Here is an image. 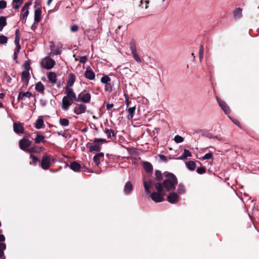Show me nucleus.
<instances>
[{
	"mask_svg": "<svg viewBox=\"0 0 259 259\" xmlns=\"http://www.w3.org/2000/svg\"><path fill=\"white\" fill-rule=\"evenodd\" d=\"M163 175L165 179L162 183H160L162 188L163 189L164 188L167 191L175 190L176 185L178 184V180L176 176L168 171L164 172Z\"/></svg>",
	"mask_w": 259,
	"mask_h": 259,
	"instance_id": "1",
	"label": "nucleus"
},
{
	"mask_svg": "<svg viewBox=\"0 0 259 259\" xmlns=\"http://www.w3.org/2000/svg\"><path fill=\"white\" fill-rule=\"evenodd\" d=\"M65 93L66 94L62 99V108L67 110L74 101L77 102V97L71 88L65 87Z\"/></svg>",
	"mask_w": 259,
	"mask_h": 259,
	"instance_id": "2",
	"label": "nucleus"
},
{
	"mask_svg": "<svg viewBox=\"0 0 259 259\" xmlns=\"http://www.w3.org/2000/svg\"><path fill=\"white\" fill-rule=\"evenodd\" d=\"M149 184L154 185L157 191L152 192L151 194V198L155 202H160L163 201L164 199L163 196L165 195L164 190L162 188V186L160 183H155L149 180Z\"/></svg>",
	"mask_w": 259,
	"mask_h": 259,
	"instance_id": "3",
	"label": "nucleus"
},
{
	"mask_svg": "<svg viewBox=\"0 0 259 259\" xmlns=\"http://www.w3.org/2000/svg\"><path fill=\"white\" fill-rule=\"evenodd\" d=\"M93 142L96 143L95 145H92L90 143L87 144V147L89 148V151L92 152L93 151L99 152L101 149V145L98 143L101 142L102 143H107V141L106 139L101 138H95Z\"/></svg>",
	"mask_w": 259,
	"mask_h": 259,
	"instance_id": "4",
	"label": "nucleus"
},
{
	"mask_svg": "<svg viewBox=\"0 0 259 259\" xmlns=\"http://www.w3.org/2000/svg\"><path fill=\"white\" fill-rule=\"evenodd\" d=\"M91 100V95L86 90L82 91L77 96V102H82L88 103Z\"/></svg>",
	"mask_w": 259,
	"mask_h": 259,
	"instance_id": "5",
	"label": "nucleus"
},
{
	"mask_svg": "<svg viewBox=\"0 0 259 259\" xmlns=\"http://www.w3.org/2000/svg\"><path fill=\"white\" fill-rule=\"evenodd\" d=\"M40 166L43 169L46 170L51 166V156L44 154L42 157Z\"/></svg>",
	"mask_w": 259,
	"mask_h": 259,
	"instance_id": "6",
	"label": "nucleus"
},
{
	"mask_svg": "<svg viewBox=\"0 0 259 259\" xmlns=\"http://www.w3.org/2000/svg\"><path fill=\"white\" fill-rule=\"evenodd\" d=\"M31 4V1L28 2L25 4L24 6L22 9L20 18L21 19L22 18L23 19L22 20V21L23 23H25L26 22V18L29 14L28 8Z\"/></svg>",
	"mask_w": 259,
	"mask_h": 259,
	"instance_id": "7",
	"label": "nucleus"
},
{
	"mask_svg": "<svg viewBox=\"0 0 259 259\" xmlns=\"http://www.w3.org/2000/svg\"><path fill=\"white\" fill-rule=\"evenodd\" d=\"M31 141L24 138L21 139L19 142L20 148L26 152H27L29 147L31 145Z\"/></svg>",
	"mask_w": 259,
	"mask_h": 259,
	"instance_id": "8",
	"label": "nucleus"
},
{
	"mask_svg": "<svg viewBox=\"0 0 259 259\" xmlns=\"http://www.w3.org/2000/svg\"><path fill=\"white\" fill-rule=\"evenodd\" d=\"M35 5L34 6L35 8L36 7L37 5L40 6V5L39 3L37 4V2L36 1ZM41 7H38L34 11V21L36 23H38L41 20Z\"/></svg>",
	"mask_w": 259,
	"mask_h": 259,
	"instance_id": "9",
	"label": "nucleus"
},
{
	"mask_svg": "<svg viewBox=\"0 0 259 259\" xmlns=\"http://www.w3.org/2000/svg\"><path fill=\"white\" fill-rule=\"evenodd\" d=\"M217 101H218L220 106L221 107V108L224 111L225 114H230V113L231 112L230 107L227 105V104L226 103V102L218 97H217Z\"/></svg>",
	"mask_w": 259,
	"mask_h": 259,
	"instance_id": "10",
	"label": "nucleus"
},
{
	"mask_svg": "<svg viewBox=\"0 0 259 259\" xmlns=\"http://www.w3.org/2000/svg\"><path fill=\"white\" fill-rule=\"evenodd\" d=\"M87 106L83 104L77 105L74 108V113L77 115H79L85 112Z\"/></svg>",
	"mask_w": 259,
	"mask_h": 259,
	"instance_id": "11",
	"label": "nucleus"
},
{
	"mask_svg": "<svg viewBox=\"0 0 259 259\" xmlns=\"http://www.w3.org/2000/svg\"><path fill=\"white\" fill-rule=\"evenodd\" d=\"M179 197L175 192L169 193L167 195V201L171 203H176L178 202Z\"/></svg>",
	"mask_w": 259,
	"mask_h": 259,
	"instance_id": "12",
	"label": "nucleus"
},
{
	"mask_svg": "<svg viewBox=\"0 0 259 259\" xmlns=\"http://www.w3.org/2000/svg\"><path fill=\"white\" fill-rule=\"evenodd\" d=\"M13 129L16 134H19L24 133V127L20 122H14Z\"/></svg>",
	"mask_w": 259,
	"mask_h": 259,
	"instance_id": "13",
	"label": "nucleus"
},
{
	"mask_svg": "<svg viewBox=\"0 0 259 259\" xmlns=\"http://www.w3.org/2000/svg\"><path fill=\"white\" fill-rule=\"evenodd\" d=\"M163 174H162L160 170H156L155 171V178L153 180H151L155 183H161V181L163 180Z\"/></svg>",
	"mask_w": 259,
	"mask_h": 259,
	"instance_id": "14",
	"label": "nucleus"
},
{
	"mask_svg": "<svg viewBox=\"0 0 259 259\" xmlns=\"http://www.w3.org/2000/svg\"><path fill=\"white\" fill-rule=\"evenodd\" d=\"M104 153L103 152H100L96 154L94 156L93 160L97 166H98L100 164L101 161H103L104 160Z\"/></svg>",
	"mask_w": 259,
	"mask_h": 259,
	"instance_id": "15",
	"label": "nucleus"
},
{
	"mask_svg": "<svg viewBox=\"0 0 259 259\" xmlns=\"http://www.w3.org/2000/svg\"><path fill=\"white\" fill-rule=\"evenodd\" d=\"M84 76L90 79V80H94L95 78V74L92 69L89 67L87 68L86 70L84 73Z\"/></svg>",
	"mask_w": 259,
	"mask_h": 259,
	"instance_id": "16",
	"label": "nucleus"
},
{
	"mask_svg": "<svg viewBox=\"0 0 259 259\" xmlns=\"http://www.w3.org/2000/svg\"><path fill=\"white\" fill-rule=\"evenodd\" d=\"M76 79V77L75 75L73 73H70L68 76V80L66 83V86L65 87H68L70 88L72 86H73L74 83L75 82Z\"/></svg>",
	"mask_w": 259,
	"mask_h": 259,
	"instance_id": "17",
	"label": "nucleus"
},
{
	"mask_svg": "<svg viewBox=\"0 0 259 259\" xmlns=\"http://www.w3.org/2000/svg\"><path fill=\"white\" fill-rule=\"evenodd\" d=\"M70 168L75 172L79 171L81 168V165L77 161H73L70 163Z\"/></svg>",
	"mask_w": 259,
	"mask_h": 259,
	"instance_id": "18",
	"label": "nucleus"
},
{
	"mask_svg": "<svg viewBox=\"0 0 259 259\" xmlns=\"http://www.w3.org/2000/svg\"><path fill=\"white\" fill-rule=\"evenodd\" d=\"M50 82L52 83H56L57 82V74L54 72H50L47 75Z\"/></svg>",
	"mask_w": 259,
	"mask_h": 259,
	"instance_id": "19",
	"label": "nucleus"
},
{
	"mask_svg": "<svg viewBox=\"0 0 259 259\" xmlns=\"http://www.w3.org/2000/svg\"><path fill=\"white\" fill-rule=\"evenodd\" d=\"M55 64V61L52 59H49L46 60L45 65L44 66V67L47 69H50L54 67Z\"/></svg>",
	"mask_w": 259,
	"mask_h": 259,
	"instance_id": "20",
	"label": "nucleus"
},
{
	"mask_svg": "<svg viewBox=\"0 0 259 259\" xmlns=\"http://www.w3.org/2000/svg\"><path fill=\"white\" fill-rule=\"evenodd\" d=\"M143 166L145 171L147 173H151L153 171V166L149 162H144L143 164Z\"/></svg>",
	"mask_w": 259,
	"mask_h": 259,
	"instance_id": "21",
	"label": "nucleus"
},
{
	"mask_svg": "<svg viewBox=\"0 0 259 259\" xmlns=\"http://www.w3.org/2000/svg\"><path fill=\"white\" fill-rule=\"evenodd\" d=\"M31 96H32V94H31V93H30L29 92H27L25 93L20 92L19 93L18 97V101L22 100L24 99V98L25 97L30 98Z\"/></svg>",
	"mask_w": 259,
	"mask_h": 259,
	"instance_id": "22",
	"label": "nucleus"
},
{
	"mask_svg": "<svg viewBox=\"0 0 259 259\" xmlns=\"http://www.w3.org/2000/svg\"><path fill=\"white\" fill-rule=\"evenodd\" d=\"M30 73L28 71H23L21 73V80L28 83Z\"/></svg>",
	"mask_w": 259,
	"mask_h": 259,
	"instance_id": "23",
	"label": "nucleus"
},
{
	"mask_svg": "<svg viewBox=\"0 0 259 259\" xmlns=\"http://www.w3.org/2000/svg\"><path fill=\"white\" fill-rule=\"evenodd\" d=\"M35 89L37 92L42 94H44L45 87L40 81L36 84Z\"/></svg>",
	"mask_w": 259,
	"mask_h": 259,
	"instance_id": "24",
	"label": "nucleus"
},
{
	"mask_svg": "<svg viewBox=\"0 0 259 259\" xmlns=\"http://www.w3.org/2000/svg\"><path fill=\"white\" fill-rule=\"evenodd\" d=\"M34 142L36 144H39L40 143H45L46 141L45 140V137L44 136L37 134L36 138L34 139Z\"/></svg>",
	"mask_w": 259,
	"mask_h": 259,
	"instance_id": "25",
	"label": "nucleus"
},
{
	"mask_svg": "<svg viewBox=\"0 0 259 259\" xmlns=\"http://www.w3.org/2000/svg\"><path fill=\"white\" fill-rule=\"evenodd\" d=\"M133 187L130 182H127L124 186V191L126 194L130 193L133 190Z\"/></svg>",
	"mask_w": 259,
	"mask_h": 259,
	"instance_id": "26",
	"label": "nucleus"
},
{
	"mask_svg": "<svg viewBox=\"0 0 259 259\" xmlns=\"http://www.w3.org/2000/svg\"><path fill=\"white\" fill-rule=\"evenodd\" d=\"M242 9L240 8H236L234 11V17L235 19H239L242 16Z\"/></svg>",
	"mask_w": 259,
	"mask_h": 259,
	"instance_id": "27",
	"label": "nucleus"
},
{
	"mask_svg": "<svg viewBox=\"0 0 259 259\" xmlns=\"http://www.w3.org/2000/svg\"><path fill=\"white\" fill-rule=\"evenodd\" d=\"M136 110V106H133L132 107H130L127 109V111L128 113V114L127 116L128 119H132L133 118L135 112Z\"/></svg>",
	"mask_w": 259,
	"mask_h": 259,
	"instance_id": "28",
	"label": "nucleus"
},
{
	"mask_svg": "<svg viewBox=\"0 0 259 259\" xmlns=\"http://www.w3.org/2000/svg\"><path fill=\"white\" fill-rule=\"evenodd\" d=\"M44 126V120L42 118H38L37 120L36 121L35 124V127L36 129H40L41 128H42Z\"/></svg>",
	"mask_w": 259,
	"mask_h": 259,
	"instance_id": "29",
	"label": "nucleus"
},
{
	"mask_svg": "<svg viewBox=\"0 0 259 259\" xmlns=\"http://www.w3.org/2000/svg\"><path fill=\"white\" fill-rule=\"evenodd\" d=\"M7 24V19L5 16L0 17V31H2L4 27Z\"/></svg>",
	"mask_w": 259,
	"mask_h": 259,
	"instance_id": "30",
	"label": "nucleus"
},
{
	"mask_svg": "<svg viewBox=\"0 0 259 259\" xmlns=\"http://www.w3.org/2000/svg\"><path fill=\"white\" fill-rule=\"evenodd\" d=\"M187 168L190 170H194L196 168L195 162L193 161H189L186 163Z\"/></svg>",
	"mask_w": 259,
	"mask_h": 259,
	"instance_id": "31",
	"label": "nucleus"
},
{
	"mask_svg": "<svg viewBox=\"0 0 259 259\" xmlns=\"http://www.w3.org/2000/svg\"><path fill=\"white\" fill-rule=\"evenodd\" d=\"M129 46L131 53L137 51L136 43L134 39H132L130 40Z\"/></svg>",
	"mask_w": 259,
	"mask_h": 259,
	"instance_id": "32",
	"label": "nucleus"
},
{
	"mask_svg": "<svg viewBox=\"0 0 259 259\" xmlns=\"http://www.w3.org/2000/svg\"><path fill=\"white\" fill-rule=\"evenodd\" d=\"M191 156L192 154L191 152L188 150L185 149L184 153L179 158V159L183 160L187 158L188 157H191Z\"/></svg>",
	"mask_w": 259,
	"mask_h": 259,
	"instance_id": "33",
	"label": "nucleus"
},
{
	"mask_svg": "<svg viewBox=\"0 0 259 259\" xmlns=\"http://www.w3.org/2000/svg\"><path fill=\"white\" fill-rule=\"evenodd\" d=\"M104 132L106 134L108 138H111L112 136L115 137L114 131L111 129L106 128Z\"/></svg>",
	"mask_w": 259,
	"mask_h": 259,
	"instance_id": "34",
	"label": "nucleus"
},
{
	"mask_svg": "<svg viewBox=\"0 0 259 259\" xmlns=\"http://www.w3.org/2000/svg\"><path fill=\"white\" fill-rule=\"evenodd\" d=\"M111 78L107 75H104L101 79V82L104 84L111 82Z\"/></svg>",
	"mask_w": 259,
	"mask_h": 259,
	"instance_id": "35",
	"label": "nucleus"
},
{
	"mask_svg": "<svg viewBox=\"0 0 259 259\" xmlns=\"http://www.w3.org/2000/svg\"><path fill=\"white\" fill-rule=\"evenodd\" d=\"M59 123L62 126H67L69 124V121L66 118H60Z\"/></svg>",
	"mask_w": 259,
	"mask_h": 259,
	"instance_id": "36",
	"label": "nucleus"
},
{
	"mask_svg": "<svg viewBox=\"0 0 259 259\" xmlns=\"http://www.w3.org/2000/svg\"><path fill=\"white\" fill-rule=\"evenodd\" d=\"M177 191H178V193L180 194H184L185 193V188L184 185L183 184L180 183L179 185Z\"/></svg>",
	"mask_w": 259,
	"mask_h": 259,
	"instance_id": "37",
	"label": "nucleus"
},
{
	"mask_svg": "<svg viewBox=\"0 0 259 259\" xmlns=\"http://www.w3.org/2000/svg\"><path fill=\"white\" fill-rule=\"evenodd\" d=\"M132 54L133 58L138 63H141L142 62V60L139 56L137 51L132 52Z\"/></svg>",
	"mask_w": 259,
	"mask_h": 259,
	"instance_id": "38",
	"label": "nucleus"
},
{
	"mask_svg": "<svg viewBox=\"0 0 259 259\" xmlns=\"http://www.w3.org/2000/svg\"><path fill=\"white\" fill-rule=\"evenodd\" d=\"M140 3H141V4L139 6L140 7H141L142 8H143L144 7L145 9H147L148 7V5L149 3V0H145V1L141 0Z\"/></svg>",
	"mask_w": 259,
	"mask_h": 259,
	"instance_id": "39",
	"label": "nucleus"
},
{
	"mask_svg": "<svg viewBox=\"0 0 259 259\" xmlns=\"http://www.w3.org/2000/svg\"><path fill=\"white\" fill-rule=\"evenodd\" d=\"M38 146L36 145H34L30 148H29L27 150V152L28 153H38Z\"/></svg>",
	"mask_w": 259,
	"mask_h": 259,
	"instance_id": "40",
	"label": "nucleus"
},
{
	"mask_svg": "<svg viewBox=\"0 0 259 259\" xmlns=\"http://www.w3.org/2000/svg\"><path fill=\"white\" fill-rule=\"evenodd\" d=\"M152 185H150L149 184V180L148 181V182H147L146 181H144V188H145V192L146 193H149L150 192V187L152 186Z\"/></svg>",
	"mask_w": 259,
	"mask_h": 259,
	"instance_id": "41",
	"label": "nucleus"
},
{
	"mask_svg": "<svg viewBox=\"0 0 259 259\" xmlns=\"http://www.w3.org/2000/svg\"><path fill=\"white\" fill-rule=\"evenodd\" d=\"M199 60L200 62L202 61L203 58V47L202 45H201L199 48Z\"/></svg>",
	"mask_w": 259,
	"mask_h": 259,
	"instance_id": "42",
	"label": "nucleus"
},
{
	"mask_svg": "<svg viewBox=\"0 0 259 259\" xmlns=\"http://www.w3.org/2000/svg\"><path fill=\"white\" fill-rule=\"evenodd\" d=\"M105 84V90L107 92H109V93L111 92L112 91V86L111 84V82Z\"/></svg>",
	"mask_w": 259,
	"mask_h": 259,
	"instance_id": "43",
	"label": "nucleus"
},
{
	"mask_svg": "<svg viewBox=\"0 0 259 259\" xmlns=\"http://www.w3.org/2000/svg\"><path fill=\"white\" fill-rule=\"evenodd\" d=\"M30 157L32 158V162H30V164H32L33 165H36L37 162L38 161V158L35 155L31 154Z\"/></svg>",
	"mask_w": 259,
	"mask_h": 259,
	"instance_id": "44",
	"label": "nucleus"
},
{
	"mask_svg": "<svg viewBox=\"0 0 259 259\" xmlns=\"http://www.w3.org/2000/svg\"><path fill=\"white\" fill-rule=\"evenodd\" d=\"M8 41V37L4 35H0V44H5Z\"/></svg>",
	"mask_w": 259,
	"mask_h": 259,
	"instance_id": "45",
	"label": "nucleus"
},
{
	"mask_svg": "<svg viewBox=\"0 0 259 259\" xmlns=\"http://www.w3.org/2000/svg\"><path fill=\"white\" fill-rule=\"evenodd\" d=\"M174 140L176 143H180L183 142L184 138L179 135H177L175 137Z\"/></svg>",
	"mask_w": 259,
	"mask_h": 259,
	"instance_id": "46",
	"label": "nucleus"
},
{
	"mask_svg": "<svg viewBox=\"0 0 259 259\" xmlns=\"http://www.w3.org/2000/svg\"><path fill=\"white\" fill-rule=\"evenodd\" d=\"M52 53L54 55H60L61 53V50H60L59 49H51Z\"/></svg>",
	"mask_w": 259,
	"mask_h": 259,
	"instance_id": "47",
	"label": "nucleus"
},
{
	"mask_svg": "<svg viewBox=\"0 0 259 259\" xmlns=\"http://www.w3.org/2000/svg\"><path fill=\"white\" fill-rule=\"evenodd\" d=\"M196 171L199 174H203L206 172V168L204 167H198Z\"/></svg>",
	"mask_w": 259,
	"mask_h": 259,
	"instance_id": "48",
	"label": "nucleus"
},
{
	"mask_svg": "<svg viewBox=\"0 0 259 259\" xmlns=\"http://www.w3.org/2000/svg\"><path fill=\"white\" fill-rule=\"evenodd\" d=\"M212 156H213V155H212V153L209 152V153L205 154L204 155V156L203 157L202 159L205 160V159H211V158H212Z\"/></svg>",
	"mask_w": 259,
	"mask_h": 259,
	"instance_id": "49",
	"label": "nucleus"
},
{
	"mask_svg": "<svg viewBox=\"0 0 259 259\" xmlns=\"http://www.w3.org/2000/svg\"><path fill=\"white\" fill-rule=\"evenodd\" d=\"M79 30V27L78 25L74 24L70 27V30L72 32H77Z\"/></svg>",
	"mask_w": 259,
	"mask_h": 259,
	"instance_id": "50",
	"label": "nucleus"
},
{
	"mask_svg": "<svg viewBox=\"0 0 259 259\" xmlns=\"http://www.w3.org/2000/svg\"><path fill=\"white\" fill-rule=\"evenodd\" d=\"M7 7V2L5 1H0V9H4Z\"/></svg>",
	"mask_w": 259,
	"mask_h": 259,
	"instance_id": "51",
	"label": "nucleus"
},
{
	"mask_svg": "<svg viewBox=\"0 0 259 259\" xmlns=\"http://www.w3.org/2000/svg\"><path fill=\"white\" fill-rule=\"evenodd\" d=\"M88 60L87 57L85 56L80 57L79 62L82 63H84Z\"/></svg>",
	"mask_w": 259,
	"mask_h": 259,
	"instance_id": "52",
	"label": "nucleus"
},
{
	"mask_svg": "<svg viewBox=\"0 0 259 259\" xmlns=\"http://www.w3.org/2000/svg\"><path fill=\"white\" fill-rule=\"evenodd\" d=\"M24 67H25V71H28L29 72V71L30 69V64L28 61H26L25 63Z\"/></svg>",
	"mask_w": 259,
	"mask_h": 259,
	"instance_id": "53",
	"label": "nucleus"
},
{
	"mask_svg": "<svg viewBox=\"0 0 259 259\" xmlns=\"http://www.w3.org/2000/svg\"><path fill=\"white\" fill-rule=\"evenodd\" d=\"M159 157L162 161L166 162L167 161V157L163 155H159Z\"/></svg>",
	"mask_w": 259,
	"mask_h": 259,
	"instance_id": "54",
	"label": "nucleus"
},
{
	"mask_svg": "<svg viewBox=\"0 0 259 259\" xmlns=\"http://www.w3.org/2000/svg\"><path fill=\"white\" fill-rule=\"evenodd\" d=\"M16 48L14 50V53L15 54H18L20 52V50L21 49L20 45H17L16 46Z\"/></svg>",
	"mask_w": 259,
	"mask_h": 259,
	"instance_id": "55",
	"label": "nucleus"
},
{
	"mask_svg": "<svg viewBox=\"0 0 259 259\" xmlns=\"http://www.w3.org/2000/svg\"><path fill=\"white\" fill-rule=\"evenodd\" d=\"M20 39V37L15 36V44L16 45V46L20 45V44H19Z\"/></svg>",
	"mask_w": 259,
	"mask_h": 259,
	"instance_id": "56",
	"label": "nucleus"
},
{
	"mask_svg": "<svg viewBox=\"0 0 259 259\" xmlns=\"http://www.w3.org/2000/svg\"><path fill=\"white\" fill-rule=\"evenodd\" d=\"M5 77L7 79V82L8 83H10L11 82L12 78L9 75H8L7 74H6Z\"/></svg>",
	"mask_w": 259,
	"mask_h": 259,
	"instance_id": "57",
	"label": "nucleus"
},
{
	"mask_svg": "<svg viewBox=\"0 0 259 259\" xmlns=\"http://www.w3.org/2000/svg\"><path fill=\"white\" fill-rule=\"evenodd\" d=\"M114 106V104L113 103H108L106 105V109L107 110H110Z\"/></svg>",
	"mask_w": 259,
	"mask_h": 259,
	"instance_id": "58",
	"label": "nucleus"
},
{
	"mask_svg": "<svg viewBox=\"0 0 259 259\" xmlns=\"http://www.w3.org/2000/svg\"><path fill=\"white\" fill-rule=\"evenodd\" d=\"M20 5L21 4H19V3H13V8L16 10H17L19 9Z\"/></svg>",
	"mask_w": 259,
	"mask_h": 259,
	"instance_id": "59",
	"label": "nucleus"
},
{
	"mask_svg": "<svg viewBox=\"0 0 259 259\" xmlns=\"http://www.w3.org/2000/svg\"><path fill=\"white\" fill-rule=\"evenodd\" d=\"M5 240V237L3 234H0V242H3Z\"/></svg>",
	"mask_w": 259,
	"mask_h": 259,
	"instance_id": "60",
	"label": "nucleus"
},
{
	"mask_svg": "<svg viewBox=\"0 0 259 259\" xmlns=\"http://www.w3.org/2000/svg\"><path fill=\"white\" fill-rule=\"evenodd\" d=\"M233 121L238 126L240 127V123L238 120L235 119Z\"/></svg>",
	"mask_w": 259,
	"mask_h": 259,
	"instance_id": "61",
	"label": "nucleus"
},
{
	"mask_svg": "<svg viewBox=\"0 0 259 259\" xmlns=\"http://www.w3.org/2000/svg\"><path fill=\"white\" fill-rule=\"evenodd\" d=\"M23 2V0H13V3H19V4H22Z\"/></svg>",
	"mask_w": 259,
	"mask_h": 259,
	"instance_id": "62",
	"label": "nucleus"
},
{
	"mask_svg": "<svg viewBox=\"0 0 259 259\" xmlns=\"http://www.w3.org/2000/svg\"><path fill=\"white\" fill-rule=\"evenodd\" d=\"M205 136L209 139L214 138V136L209 133H207Z\"/></svg>",
	"mask_w": 259,
	"mask_h": 259,
	"instance_id": "63",
	"label": "nucleus"
},
{
	"mask_svg": "<svg viewBox=\"0 0 259 259\" xmlns=\"http://www.w3.org/2000/svg\"><path fill=\"white\" fill-rule=\"evenodd\" d=\"M37 23H36H36H33V25L31 26V29H32V30H34L36 29V27H37Z\"/></svg>",
	"mask_w": 259,
	"mask_h": 259,
	"instance_id": "64",
	"label": "nucleus"
}]
</instances>
